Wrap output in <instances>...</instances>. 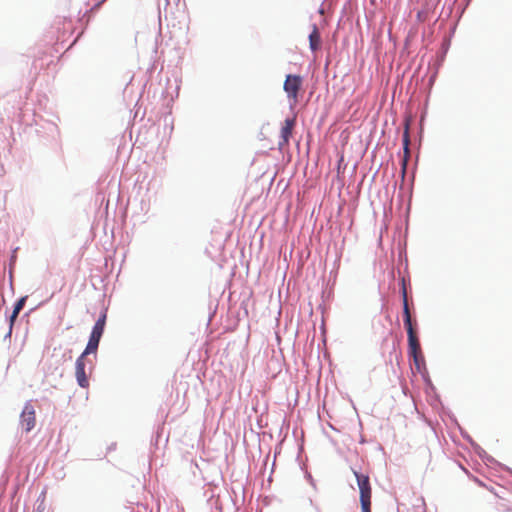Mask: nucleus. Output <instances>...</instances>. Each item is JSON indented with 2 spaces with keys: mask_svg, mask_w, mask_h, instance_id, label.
<instances>
[{
  "mask_svg": "<svg viewBox=\"0 0 512 512\" xmlns=\"http://www.w3.org/2000/svg\"><path fill=\"white\" fill-rule=\"evenodd\" d=\"M94 351H96V325L93 327L91 331L90 339L85 351L76 361V378L78 384L83 388L87 387L89 384L85 373V357L87 354L93 353Z\"/></svg>",
  "mask_w": 512,
  "mask_h": 512,
  "instance_id": "obj_1",
  "label": "nucleus"
},
{
  "mask_svg": "<svg viewBox=\"0 0 512 512\" xmlns=\"http://www.w3.org/2000/svg\"><path fill=\"white\" fill-rule=\"evenodd\" d=\"M360 491V503L362 512H371L372 489L369 476L354 471Z\"/></svg>",
  "mask_w": 512,
  "mask_h": 512,
  "instance_id": "obj_2",
  "label": "nucleus"
},
{
  "mask_svg": "<svg viewBox=\"0 0 512 512\" xmlns=\"http://www.w3.org/2000/svg\"><path fill=\"white\" fill-rule=\"evenodd\" d=\"M303 84V79L299 75L289 74L284 81L283 89L291 105L298 103V95Z\"/></svg>",
  "mask_w": 512,
  "mask_h": 512,
  "instance_id": "obj_3",
  "label": "nucleus"
},
{
  "mask_svg": "<svg viewBox=\"0 0 512 512\" xmlns=\"http://www.w3.org/2000/svg\"><path fill=\"white\" fill-rule=\"evenodd\" d=\"M20 424L26 432H30L36 425V411L31 403H26L20 415Z\"/></svg>",
  "mask_w": 512,
  "mask_h": 512,
  "instance_id": "obj_4",
  "label": "nucleus"
},
{
  "mask_svg": "<svg viewBox=\"0 0 512 512\" xmlns=\"http://www.w3.org/2000/svg\"><path fill=\"white\" fill-rule=\"evenodd\" d=\"M295 118H287L284 121V124L280 131V141L278 146L280 149H283L285 146L289 144L290 137L292 136V131L295 126Z\"/></svg>",
  "mask_w": 512,
  "mask_h": 512,
  "instance_id": "obj_5",
  "label": "nucleus"
},
{
  "mask_svg": "<svg viewBox=\"0 0 512 512\" xmlns=\"http://www.w3.org/2000/svg\"><path fill=\"white\" fill-rule=\"evenodd\" d=\"M309 47L313 52H316L321 47V36L317 26L314 24L312 31L309 35Z\"/></svg>",
  "mask_w": 512,
  "mask_h": 512,
  "instance_id": "obj_6",
  "label": "nucleus"
},
{
  "mask_svg": "<svg viewBox=\"0 0 512 512\" xmlns=\"http://www.w3.org/2000/svg\"><path fill=\"white\" fill-rule=\"evenodd\" d=\"M409 127H410V119L406 118L404 122V132H403V149L405 153L404 164L407 161V156L409 155V144H410V136H409Z\"/></svg>",
  "mask_w": 512,
  "mask_h": 512,
  "instance_id": "obj_7",
  "label": "nucleus"
},
{
  "mask_svg": "<svg viewBox=\"0 0 512 512\" xmlns=\"http://www.w3.org/2000/svg\"><path fill=\"white\" fill-rule=\"evenodd\" d=\"M408 348L409 354H417L418 352H421L420 342L416 333H410L408 335Z\"/></svg>",
  "mask_w": 512,
  "mask_h": 512,
  "instance_id": "obj_8",
  "label": "nucleus"
},
{
  "mask_svg": "<svg viewBox=\"0 0 512 512\" xmlns=\"http://www.w3.org/2000/svg\"><path fill=\"white\" fill-rule=\"evenodd\" d=\"M25 301H26V297H22L20 298L15 306H14V309H13V312L10 316V321L11 323L14 322V320L17 318L18 314L20 313V311L23 309L24 305H25Z\"/></svg>",
  "mask_w": 512,
  "mask_h": 512,
  "instance_id": "obj_9",
  "label": "nucleus"
},
{
  "mask_svg": "<svg viewBox=\"0 0 512 512\" xmlns=\"http://www.w3.org/2000/svg\"><path fill=\"white\" fill-rule=\"evenodd\" d=\"M402 296H403V316H404V319H410L411 318V313H410V309H409V305H408L407 292H406V288L405 287H403V289H402Z\"/></svg>",
  "mask_w": 512,
  "mask_h": 512,
  "instance_id": "obj_10",
  "label": "nucleus"
},
{
  "mask_svg": "<svg viewBox=\"0 0 512 512\" xmlns=\"http://www.w3.org/2000/svg\"><path fill=\"white\" fill-rule=\"evenodd\" d=\"M417 367L418 370H420L421 365L424 364V357L422 355V352H418L417 354H409Z\"/></svg>",
  "mask_w": 512,
  "mask_h": 512,
  "instance_id": "obj_11",
  "label": "nucleus"
},
{
  "mask_svg": "<svg viewBox=\"0 0 512 512\" xmlns=\"http://www.w3.org/2000/svg\"><path fill=\"white\" fill-rule=\"evenodd\" d=\"M404 325L406 327V330H407V334L409 335L410 333L414 334L416 333V330L414 329V326H413V323H412V318L410 319H404Z\"/></svg>",
  "mask_w": 512,
  "mask_h": 512,
  "instance_id": "obj_12",
  "label": "nucleus"
},
{
  "mask_svg": "<svg viewBox=\"0 0 512 512\" xmlns=\"http://www.w3.org/2000/svg\"><path fill=\"white\" fill-rule=\"evenodd\" d=\"M105 315H103V318L102 319H98V334H97V337H98V341L100 340V337H101V334H102V329H103V325H104V322H105Z\"/></svg>",
  "mask_w": 512,
  "mask_h": 512,
  "instance_id": "obj_13",
  "label": "nucleus"
},
{
  "mask_svg": "<svg viewBox=\"0 0 512 512\" xmlns=\"http://www.w3.org/2000/svg\"><path fill=\"white\" fill-rule=\"evenodd\" d=\"M37 512H48V511H46L45 505H44L43 503H41V504L37 507Z\"/></svg>",
  "mask_w": 512,
  "mask_h": 512,
  "instance_id": "obj_14",
  "label": "nucleus"
},
{
  "mask_svg": "<svg viewBox=\"0 0 512 512\" xmlns=\"http://www.w3.org/2000/svg\"><path fill=\"white\" fill-rule=\"evenodd\" d=\"M179 29L185 33L187 31V26L184 25V27H180Z\"/></svg>",
  "mask_w": 512,
  "mask_h": 512,
  "instance_id": "obj_15",
  "label": "nucleus"
}]
</instances>
